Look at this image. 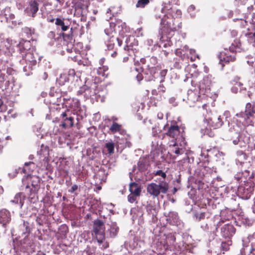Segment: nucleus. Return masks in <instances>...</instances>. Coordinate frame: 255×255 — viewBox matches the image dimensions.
I'll return each mask as SVG.
<instances>
[{"instance_id":"6e6552de","label":"nucleus","mask_w":255,"mask_h":255,"mask_svg":"<svg viewBox=\"0 0 255 255\" xmlns=\"http://www.w3.org/2000/svg\"><path fill=\"white\" fill-rule=\"evenodd\" d=\"M14 15L11 12L9 7H5L0 13V22L7 23L8 26L13 27L16 25V21L14 20Z\"/></svg>"},{"instance_id":"49530a36","label":"nucleus","mask_w":255,"mask_h":255,"mask_svg":"<svg viewBox=\"0 0 255 255\" xmlns=\"http://www.w3.org/2000/svg\"><path fill=\"white\" fill-rule=\"evenodd\" d=\"M224 115L226 117V118H228L230 116V112L228 111H226L224 112Z\"/></svg>"},{"instance_id":"f257e3e1","label":"nucleus","mask_w":255,"mask_h":255,"mask_svg":"<svg viewBox=\"0 0 255 255\" xmlns=\"http://www.w3.org/2000/svg\"><path fill=\"white\" fill-rule=\"evenodd\" d=\"M5 48L0 49V55L2 53L10 56L14 53L15 50L20 53L26 54L29 51H32L31 50V44L28 40H21L18 43L10 39H7L4 43Z\"/></svg>"},{"instance_id":"20e7f679","label":"nucleus","mask_w":255,"mask_h":255,"mask_svg":"<svg viewBox=\"0 0 255 255\" xmlns=\"http://www.w3.org/2000/svg\"><path fill=\"white\" fill-rule=\"evenodd\" d=\"M166 135L169 137V145L170 146L181 147L184 146L185 142L182 133L179 131V127L177 126H171L168 129Z\"/></svg>"},{"instance_id":"72a5a7b5","label":"nucleus","mask_w":255,"mask_h":255,"mask_svg":"<svg viewBox=\"0 0 255 255\" xmlns=\"http://www.w3.org/2000/svg\"><path fill=\"white\" fill-rule=\"evenodd\" d=\"M154 174L156 176H159L162 177L163 179H164L166 177V173L163 172L161 170H158L154 172Z\"/></svg>"},{"instance_id":"e433bc0d","label":"nucleus","mask_w":255,"mask_h":255,"mask_svg":"<svg viewBox=\"0 0 255 255\" xmlns=\"http://www.w3.org/2000/svg\"><path fill=\"white\" fill-rule=\"evenodd\" d=\"M179 146H180L179 145H178V146H176L177 148H176L174 153L177 155L181 154L182 153V148H180Z\"/></svg>"},{"instance_id":"4d7b16f0","label":"nucleus","mask_w":255,"mask_h":255,"mask_svg":"<svg viewBox=\"0 0 255 255\" xmlns=\"http://www.w3.org/2000/svg\"><path fill=\"white\" fill-rule=\"evenodd\" d=\"M150 60H152L154 62H156V59L155 57H151L150 58Z\"/></svg>"},{"instance_id":"39448f33","label":"nucleus","mask_w":255,"mask_h":255,"mask_svg":"<svg viewBox=\"0 0 255 255\" xmlns=\"http://www.w3.org/2000/svg\"><path fill=\"white\" fill-rule=\"evenodd\" d=\"M22 182L26 185L25 192L29 198H33L39 188V179L36 176L28 175L22 178Z\"/></svg>"},{"instance_id":"5701e85b","label":"nucleus","mask_w":255,"mask_h":255,"mask_svg":"<svg viewBox=\"0 0 255 255\" xmlns=\"http://www.w3.org/2000/svg\"><path fill=\"white\" fill-rule=\"evenodd\" d=\"M25 197L23 193H18L15 195L13 199L11 200L10 202L15 204H18L21 208L23 205Z\"/></svg>"},{"instance_id":"052dcab7","label":"nucleus","mask_w":255,"mask_h":255,"mask_svg":"<svg viewBox=\"0 0 255 255\" xmlns=\"http://www.w3.org/2000/svg\"><path fill=\"white\" fill-rule=\"evenodd\" d=\"M112 120H114V121H116V120H117V119L116 118L113 117V118H112Z\"/></svg>"},{"instance_id":"cd10ccee","label":"nucleus","mask_w":255,"mask_h":255,"mask_svg":"<svg viewBox=\"0 0 255 255\" xmlns=\"http://www.w3.org/2000/svg\"><path fill=\"white\" fill-rule=\"evenodd\" d=\"M121 129V125L117 124V123L114 122L111 127L110 128V130L113 133L120 131Z\"/></svg>"},{"instance_id":"9d476101","label":"nucleus","mask_w":255,"mask_h":255,"mask_svg":"<svg viewBox=\"0 0 255 255\" xmlns=\"http://www.w3.org/2000/svg\"><path fill=\"white\" fill-rule=\"evenodd\" d=\"M235 136H237L236 139L233 138V142L235 145L239 144L241 147L245 146L250 142V139L248 135H241L238 133H235Z\"/></svg>"},{"instance_id":"c9c22d12","label":"nucleus","mask_w":255,"mask_h":255,"mask_svg":"<svg viewBox=\"0 0 255 255\" xmlns=\"http://www.w3.org/2000/svg\"><path fill=\"white\" fill-rule=\"evenodd\" d=\"M241 85H242V84L241 83L237 82L235 86L231 89L232 91L234 93H237L239 89L238 88Z\"/></svg>"},{"instance_id":"4be33fe9","label":"nucleus","mask_w":255,"mask_h":255,"mask_svg":"<svg viewBox=\"0 0 255 255\" xmlns=\"http://www.w3.org/2000/svg\"><path fill=\"white\" fill-rule=\"evenodd\" d=\"M68 78L69 79V82L71 83L77 82L80 79V73L79 72H76L74 69H70L68 71Z\"/></svg>"},{"instance_id":"dca6fc26","label":"nucleus","mask_w":255,"mask_h":255,"mask_svg":"<svg viewBox=\"0 0 255 255\" xmlns=\"http://www.w3.org/2000/svg\"><path fill=\"white\" fill-rule=\"evenodd\" d=\"M212 76L209 75H206L199 83L200 89L209 90L212 86Z\"/></svg>"},{"instance_id":"3c124183","label":"nucleus","mask_w":255,"mask_h":255,"mask_svg":"<svg viewBox=\"0 0 255 255\" xmlns=\"http://www.w3.org/2000/svg\"><path fill=\"white\" fill-rule=\"evenodd\" d=\"M34 165V163L32 162H25L24 165L27 166L28 165Z\"/></svg>"},{"instance_id":"f704fd0d","label":"nucleus","mask_w":255,"mask_h":255,"mask_svg":"<svg viewBox=\"0 0 255 255\" xmlns=\"http://www.w3.org/2000/svg\"><path fill=\"white\" fill-rule=\"evenodd\" d=\"M195 6L193 5H191L189 6V7L188 8V11L190 13V15L192 17H194L195 15V13L194 12L195 10Z\"/></svg>"},{"instance_id":"6e6d98bb","label":"nucleus","mask_w":255,"mask_h":255,"mask_svg":"<svg viewBox=\"0 0 255 255\" xmlns=\"http://www.w3.org/2000/svg\"><path fill=\"white\" fill-rule=\"evenodd\" d=\"M117 55V52H113L112 54H111V56L113 57H115Z\"/></svg>"},{"instance_id":"7c9ffc66","label":"nucleus","mask_w":255,"mask_h":255,"mask_svg":"<svg viewBox=\"0 0 255 255\" xmlns=\"http://www.w3.org/2000/svg\"><path fill=\"white\" fill-rule=\"evenodd\" d=\"M106 147L108 149V153L112 154L114 152L115 144L113 142H109L106 143Z\"/></svg>"},{"instance_id":"473e14b6","label":"nucleus","mask_w":255,"mask_h":255,"mask_svg":"<svg viewBox=\"0 0 255 255\" xmlns=\"http://www.w3.org/2000/svg\"><path fill=\"white\" fill-rule=\"evenodd\" d=\"M148 2V0H139L136 4V6L137 7H143Z\"/></svg>"},{"instance_id":"c85d7f7f","label":"nucleus","mask_w":255,"mask_h":255,"mask_svg":"<svg viewBox=\"0 0 255 255\" xmlns=\"http://www.w3.org/2000/svg\"><path fill=\"white\" fill-rule=\"evenodd\" d=\"M247 37L248 42L253 46H255V31L248 34Z\"/></svg>"},{"instance_id":"5fc2aeb1","label":"nucleus","mask_w":255,"mask_h":255,"mask_svg":"<svg viewBox=\"0 0 255 255\" xmlns=\"http://www.w3.org/2000/svg\"><path fill=\"white\" fill-rule=\"evenodd\" d=\"M116 40L118 41L119 45L121 46L122 41L118 38H116Z\"/></svg>"},{"instance_id":"f03ea898","label":"nucleus","mask_w":255,"mask_h":255,"mask_svg":"<svg viewBox=\"0 0 255 255\" xmlns=\"http://www.w3.org/2000/svg\"><path fill=\"white\" fill-rule=\"evenodd\" d=\"M241 44L238 39H236L234 43L229 47V49L225 48L220 52L219 58L221 64H227L230 62L235 60V52H240Z\"/></svg>"},{"instance_id":"9b49d317","label":"nucleus","mask_w":255,"mask_h":255,"mask_svg":"<svg viewBox=\"0 0 255 255\" xmlns=\"http://www.w3.org/2000/svg\"><path fill=\"white\" fill-rule=\"evenodd\" d=\"M255 114V105L252 104L250 103L247 104L246 106L245 114L243 113L240 114H237V117H243L245 116V119H249L250 117H252Z\"/></svg>"},{"instance_id":"c756f323","label":"nucleus","mask_w":255,"mask_h":255,"mask_svg":"<svg viewBox=\"0 0 255 255\" xmlns=\"http://www.w3.org/2000/svg\"><path fill=\"white\" fill-rule=\"evenodd\" d=\"M108 70V67L107 66H100L97 70V73L102 76H107L106 72Z\"/></svg>"},{"instance_id":"b1692460","label":"nucleus","mask_w":255,"mask_h":255,"mask_svg":"<svg viewBox=\"0 0 255 255\" xmlns=\"http://www.w3.org/2000/svg\"><path fill=\"white\" fill-rule=\"evenodd\" d=\"M108 225L110 227V229L108 230L110 236L111 237H115L119 231V227L117 226L116 223L111 221L110 224H108Z\"/></svg>"},{"instance_id":"2f4dec72","label":"nucleus","mask_w":255,"mask_h":255,"mask_svg":"<svg viewBox=\"0 0 255 255\" xmlns=\"http://www.w3.org/2000/svg\"><path fill=\"white\" fill-rule=\"evenodd\" d=\"M139 197V196H136L132 193H130V194L128 196V200L129 202L132 203L135 202L137 198Z\"/></svg>"},{"instance_id":"0eeeda50","label":"nucleus","mask_w":255,"mask_h":255,"mask_svg":"<svg viewBox=\"0 0 255 255\" xmlns=\"http://www.w3.org/2000/svg\"><path fill=\"white\" fill-rule=\"evenodd\" d=\"M146 189L149 194L155 197L160 193L166 194L169 189V185L164 180H159L158 184L151 183L148 184Z\"/></svg>"},{"instance_id":"09e8293b","label":"nucleus","mask_w":255,"mask_h":255,"mask_svg":"<svg viewBox=\"0 0 255 255\" xmlns=\"http://www.w3.org/2000/svg\"><path fill=\"white\" fill-rule=\"evenodd\" d=\"M163 115L162 113H158L157 114V117L159 119H162Z\"/></svg>"},{"instance_id":"f3484780","label":"nucleus","mask_w":255,"mask_h":255,"mask_svg":"<svg viewBox=\"0 0 255 255\" xmlns=\"http://www.w3.org/2000/svg\"><path fill=\"white\" fill-rule=\"evenodd\" d=\"M166 220L172 225H178L180 223L177 213L173 211L169 212L168 213Z\"/></svg>"},{"instance_id":"7ed1b4c3","label":"nucleus","mask_w":255,"mask_h":255,"mask_svg":"<svg viewBox=\"0 0 255 255\" xmlns=\"http://www.w3.org/2000/svg\"><path fill=\"white\" fill-rule=\"evenodd\" d=\"M168 15H170L173 18H178L181 17V11L179 9H172L171 11L169 12L167 15H165L163 17L161 18L160 24L161 25H163L162 28L161 29L162 35L161 36L160 39L162 41L164 40V34L163 33H168V35L167 38H170V35L172 34H170L171 32H173L176 30L175 27H171V22L169 21H166V17L168 18Z\"/></svg>"},{"instance_id":"bf43d9fd","label":"nucleus","mask_w":255,"mask_h":255,"mask_svg":"<svg viewBox=\"0 0 255 255\" xmlns=\"http://www.w3.org/2000/svg\"><path fill=\"white\" fill-rule=\"evenodd\" d=\"M49 21L50 22H54V21H55V19H54V18H52V19H50Z\"/></svg>"},{"instance_id":"1a4fd4ad","label":"nucleus","mask_w":255,"mask_h":255,"mask_svg":"<svg viewBox=\"0 0 255 255\" xmlns=\"http://www.w3.org/2000/svg\"><path fill=\"white\" fill-rule=\"evenodd\" d=\"M105 230L104 224L101 220L97 219L94 221L93 232L99 245L105 240Z\"/></svg>"},{"instance_id":"423d86ee","label":"nucleus","mask_w":255,"mask_h":255,"mask_svg":"<svg viewBox=\"0 0 255 255\" xmlns=\"http://www.w3.org/2000/svg\"><path fill=\"white\" fill-rule=\"evenodd\" d=\"M37 55L33 51H29L24 55L22 54V60L21 61L23 65H25L23 68V72L25 75H30L33 68L36 64Z\"/></svg>"},{"instance_id":"8fccbe9b","label":"nucleus","mask_w":255,"mask_h":255,"mask_svg":"<svg viewBox=\"0 0 255 255\" xmlns=\"http://www.w3.org/2000/svg\"><path fill=\"white\" fill-rule=\"evenodd\" d=\"M107 47L109 49H112L114 47V44H109L107 45Z\"/></svg>"},{"instance_id":"aec40b11","label":"nucleus","mask_w":255,"mask_h":255,"mask_svg":"<svg viewBox=\"0 0 255 255\" xmlns=\"http://www.w3.org/2000/svg\"><path fill=\"white\" fill-rule=\"evenodd\" d=\"M10 219V213L7 210L3 209L0 211V224L4 226L9 223Z\"/></svg>"},{"instance_id":"393cba45","label":"nucleus","mask_w":255,"mask_h":255,"mask_svg":"<svg viewBox=\"0 0 255 255\" xmlns=\"http://www.w3.org/2000/svg\"><path fill=\"white\" fill-rule=\"evenodd\" d=\"M55 24L57 26H60L61 30L63 31H66L69 28L68 25L65 24L64 18H56L55 19Z\"/></svg>"},{"instance_id":"37998d69","label":"nucleus","mask_w":255,"mask_h":255,"mask_svg":"<svg viewBox=\"0 0 255 255\" xmlns=\"http://www.w3.org/2000/svg\"><path fill=\"white\" fill-rule=\"evenodd\" d=\"M158 134L157 130L156 128H152V135L154 136H156Z\"/></svg>"},{"instance_id":"ea45409f","label":"nucleus","mask_w":255,"mask_h":255,"mask_svg":"<svg viewBox=\"0 0 255 255\" xmlns=\"http://www.w3.org/2000/svg\"><path fill=\"white\" fill-rule=\"evenodd\" d=\"M196 217L198 219L199 221H200L201 220L205 218V213H201L198 215H197Z\"/></svg>"},{"instance_id":"2eb2a0df","label":"nucleus","mask_w":255,"mask_h":255,"mask_svg":"<svg viewBox=\"0 0 255 255\" xmlns=\"http://www.w3.org/2000/svg\"><path fill=\"white\" fill-rule=\"evenodd\" d=\"M38 10V3L35 1L31 0L29 2V4L26 7V11L28 15L34 17Z\"/></svg>"},{"instance_id":"de8ad7c7","label":"nucleus","mask_w":255,"mask_h":255,"mask_svg":"<svg viewBox=\"0 0 255 255\" xmlns=\"http://www.w3.org/2000/svg\"><path fill=\"white\" fill-rule=\"evenodd\" d=\"M167 73V70H163L161 71L160 74L162 76H164Z\"/></svg>"},{"instance_id":"c03bdc74","label":"nucleus","mask_w":255,"mask_h":255,"mask_svg":"<svg viewBox=\"0 0 255 255\" xmlns=\"http://www.w3.org/2000/svg\"><path fill=\"white\" fill-rule=\"evenodd\" d=\"M20 168H18L17 169L15 170V173L12 175V173H10L8 174L9 176H11L12 177L15 176V174L18 172V171L20 170Z\"/></svg>"},{"instance_id":"e2e57ef3","label":"nucleus","mask_w":255,"mask_h":255,"mask_svg":"<svg viewBox=\"0 0 255 255\" xmlns=\"http://www.w3.org/2000/svg\"><path fill=\"white\" fill-rule=\"evenodd\" d=\"M191 60L192 61L195 60V58H194V59H193V57H192L191 58Z\"/></svg>"},{"instance_id":"338daca9","label":"nucleus","mask_w":255,"mask_h":255,"mask_svg":"<svg viewBox=\"0 0 255 255\" xmlns=\"http://www.w3.org/2000/svg\"><path fill=\"white\" fill-rule=\"evenodd\" d=\"M130 143L129 144H128V147H129V146H130Z\"/></svg>"},{"instance_id":"13d9d810","label":"nucleus","mask_w":255,"mask_h":255,"mask_svg":"<svg viewBox=\"0 0 255 255\" xmlns=\"http://www.w3.org/2000/svg\"><path fill=\"white\" fill-rule=\"evenodd\" d=\"M194 52H195V50H193V49H190V53L191 54H192V53H194Z\"/></svg>"},{"instance_id":"864d4df0","label":"nucleus","mask_w":255,"mask_h":255,"mask_svg":"<svg viewBox=\"0 0 255 255\" xmlns=\"http://www.w3.org/2000/svg\"><path fill=\"white\" fill-rule=\"evenodd\" d=\"M136 78L138 81H140L141 80V75L138 74L136 76Z\"/></svg>"},{"instance_id":"4c0bfd02","label":"nucleus","mask_w":255,"mask_h":255,"mask_svg":"<svg viewBox=\"0 0 255 255\" xmlns=\"http://www.w3.org/2000/svg\"><path fill=\"white\" fill-rule=\"evenodd\" d=\"M170 45V44L168 42H167L166 43H164V42H161L160 45H159V46L160 47H165V48H166L167 47H169Z\"/></svg>"},{"instance_id":"69168bd1","label":"nucleus","mask_w":255,"mask_h":255,"mask_svg":"<svg viewBox=\"0 0 255 255\" xmlns=\"http://www.w3.org/2000/svg\"><path fill=\"white\" fill-rule=\"evenodd\" d=\"M105 32H106V33L107 35H108V33H107L106 32V30H105Z\"/></svg>"},{"instance_id":"a211bd4d","label":"nucleus","mask_w":255,"mask_h":255,"mask_svg":"<svg viewBox=\"0 0 255 255\" xmlns=\"http://www.w3.org/2000/svg\"><path fill=\"white\" fill-rule=\"evenodd\" d=\"M199 98L197 92L192 90H189L187 93V103L189 104L190 107L193 106L196 101H198Z\"/></svg>"},{"instance_id":"a18cd8bd","label":"nucleus","mask_w":255,"mask_h":255,"mask_svg":"<svg viewBox=\"0 0 255 255\" xmlns=\"http://www.w3.org/2000/svg\"><path fill=\"white\" fill-rule=\"evenodd\" d=\"M105 59L104 58H102L99 60V64L101 65V66H104L103 64L105 62Z\"/></svg>"},{"instance_id":"ddd939ff","label":"nucleus","mask_w":255,"mask_h":255,"mask_svg":"<svg viewBox=\"0 0 255 255\" xmlns=\"http://www.w3.org/2000/svg\"><path fill=\"white\" fill-rule=\"evenodd\" d=\"M95 92L86 85L80 88L77 92V95L83 96L84 98L88 99L95 94Z\"/></svg>"},{"instance_id":"58836bf2","label":"nucleus","mask_w":255,"mask_h":255,"mask_svg":"<svg viewBox=\"0 0 255 255\" xmlns=\"http://www.w3.org/2000/svg\"><path fill=\"white\" fill-rule=\"evenodd\" d=\"M78 189V186L77 185H73L69 191L71 193H73Z\"/></svg>"},{"instance_id":"4468645a","label":"nucleus","mask_w":255,"mask_h":255,"mask_svg":"<svg viewBox=\"0 0 255 255\" xmlns=\"http://www.w3.org/2000/svg\"><path fill=\"white\" fill-rule=\"evenodd\" d=\"M236 230L232 225L227 224L221 229V233L225 238H230L235 233Z\"/></svg>"},{"instance_id":"6ab92c4d","label":"nucleus","mask_w":255,"mask_h":255,"mask_svg":"<svg viewBox=\"0 0 255 255\" xmlns=\"http://www.w3.org/2000/svg\"><path fill=\"white\" fill-rule=\"evenodd\" d=\"M61 117L63 120L62 126L64 128L67 127H72L73 126V118L71 117H67V115L65 112L62 113Z\"/></svg>"},{"instance_id":"f8f14e48","label":"nucleus","mask_w":255,"mask_h":255,"mask_svg":"<svg viewBox=\"0 0 255 255\" xmlns=\"http://www.w3.org/2000/svg\"><path fill=\"white\" fill-rule=\"evenodd\" d=\"M206 121L209 127L213 128H219L223 124L220 116H213L208 119H206Z\"/></svg>"},{"instance_id":"79ce46f5","label":"nucleus","mask_w":255,"mask_h":255,"mask_svg":"<svg viewBox=\"0 0 255 255\" xmlns=\"http://www.w3.org/2000/svg\"><path fill=\"white\" fill-rule=\"evenodd\" d=\"M125 140H125V139H121V142L120 144H121V148H122H122H123L124 147V144L125 143ZM119 143H120V142H118V143H117V144H118V145H117V146H118V147H119Z\"/></svg>"},{"instance_id":"a878e982","label":"nucleus","mask_w":255,"mask_h":255,"mask_svg":"<svg viewBox=\"0 0 255 255\" xmlns=\"http://www.w3.org/2000/svg\"><path fill=\"white\" fill-rule=\"evenodd\" d=\"M57 82L60 85H63L66 83L69 82V79L68 78L67 74L66 73L60 74L59 77L57 79Z\"/></svg>"},{"instance_id":"680f3d73","label":"nucleus","mask_w":255,"mask_h":255,"mask_svg":"<svg viewBox=\"0 0 255 255\" xmlns=\"http://www.w3.org/2000/svg\"><path fill=\"white\" fill-rule=\"evenodd\" d=\"M206 106V105H203L202 107L203 109H204Z\"/></svg>"},{"instance_id":"a19ab883","label":"nucleus","mask_w":255,"mask_h":255,"mask_svg":"<svg viewBox=\"0 0 255 255\" xmlns=\"http://www.w3.org/2000/svg\"><path fill=\"white\" fill-rule=\"evenodd\" d=\"M158 90L159 92H164L165 88L164 87L163 85L161 84L159 86V87L158 88Z\"/></svg>"},{"instance_id":"0e129e2a","label":"nucleus","mask_w":255,"mask_h":255,"mask_svg":"<svg viewBox=\"0 0 255 255\" xmlns=\"http://www.w3.org/2000/svg\"><path fill=\"white\" fill-rule=\"evenodd\" d=\"M110 8H109V9H108V10H107V12H108H108H110Z\"/></svg>"},{"instance_id":"412c9836","label":"nucleus","mask_w":255,"mask_h":255,"mask_svg":"<svg viewBox=\"0 0 255 255\" xmlns=\"http://www.w3.org/2000/svg\"><path fill=\"white\" fill-rule=\"evenodd\" d=\"M129 190L130 193L134 194L136 196H140L141 192V187L140 185L135 182H131L129 184Z\"/></svg>"},{"instance_id":"bb28decb","label":"nucleus","mask_w":255,"mask_h":255,"mask_svg":"<svg viewBox=\"0 0 255 255\" xmlns=\"http://www.w3.org/2000/svg\"><path fill=\"white\" fill-rule=\"evenodd\" d=\"M20 230L22 232V235L28 234L30 230L29 223L27 222L24 221L23 224L20 225Z\"/></svg>"},{"instance_id":"603ef678","label":"nucleus","mask_w":255,"mask_h":255,"mask_svg":"<svg viewBox=\"0 0 255 255\" xmlns=\"http://www.w3.org/2000/svg\"><path fill=\"white\" fill-rule=\"evenodd\" d=\"M35 255H46V254L41 251H39Z\"/></svg>"},{"instance_id":"774afa93","label":"nucleus","mask_w":255,"mask_h":255,"mask_svg":"<svg viewBox=\"0 0 255 255\" xmlns=\"http://www.w3.org/2000/svg\"><path fill=\"white\" fill-rule=\"evenodd\" d=\"M178 27H179V28H180V27H181V26H180V25H178Z\"/></svg>"}]
</instances>
